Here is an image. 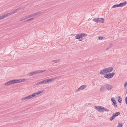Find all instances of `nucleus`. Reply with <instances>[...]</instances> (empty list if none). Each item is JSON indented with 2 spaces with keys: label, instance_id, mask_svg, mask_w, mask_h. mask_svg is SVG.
Returning <instances> with one entry per match:
<instances>
[{
  "label": "nucleus",
  "instance_id": "nucleus-43",
  "mask_svg": "<svg viewBox=\"0 0 127 127\" xmlns=\"http://www.w3.org/2000/svg\"><path fill=\"white\" fill-rule=\"evenodd\" d=\"M125 102L126 104H127V96L125 98Z\"/></svg>",
  "mask_w": 127,
  "mask_h": 127
},
{
  "label": "nucleus",
  "instance_id": "nucleus-31",
  "mask_svg": "<svg viewBox=\"0 0 127 127\" xmlns=\"http://www.w3.org/2000/svg\"><path fill=\"white\" fill-rule=\"evenodd\" d=\"M33 75V72H30V73H29L28 74V75L29 76H32Z\"/></svg>",
  "mask_w": 127,
  "mask_h": 127
},
{
  "label": "nucleus",
  "instance_id": "nucleus-20",
  "mask_svg": "<svg viewBox=\"0 0 127 127\" xmlns=\"http://www.w3.org/2000/svg\"><path fill=\"white\" fill-rule=\"evenodd\" d=\"M22 9V8L19 7L17 9H15V10L14 11V13H17L18 11L19 10H20L21 9Z\"/></svg>",
  "mask_w": 127,
  "mask_h": 127
},
{
  "label": "nucleus",
  "instance_id": "nucleus-2",
  "mask_svg": "<svg viewBox=\"0 0 127 127\" xmlns=\"http://www.w3.org/2000/svg\"><path fill=\"white\" fill-rule=\"evenodd\" d=\"M115 74V73L113 72L112 73L105 74L104 77L108 79H110Z\"/></svg>",
  "mask_w": 127,
  "mask_h": 127
},
{
  "label": "nucleus",
  "instance_id": "nucleus-41",
  "mask_svg": "<svg viewBox=\"0 0 127 127\" xmlns=\"http://www.w3.org/2000/svg\"><path fill=\"white\" fill-rule=\"evenodd\" d=\"M80 90H81L79 87L76 91V92H77L79 91Z\"/></svg>",
  "mask_w": 127,
  "mask_h": 127
},
{
  "label": "nucleus",
  "instance_id": "nucleus-38",
  "mask_svg": "<svg viewBox=\"0 0 127 127\" xmlns=\"http://www.w3.org/2000/svg\"><path fill=\"white\" fill-rule=\"evenodd\" d=\"M98 80V79H96L95 80V81H96V84H95L94 83L93 84V86H95V85H96L98 84V83H97Z\"/></svg>",
  "mask_w": 127,
  "mask_h": 127
},
{
  "label": "nucleus",
  "instance_id": "nucleus-13",
  "mask_svg": "<svg viewBox=\"0 0 127 127\" xmlns=\"http://www.w3.org/2000/svg\"><path fill=\"white\" fill-rule=\"evenodd\" d=\"M113 45V44L112 43H109V46L107 47L106 49V50H108L109 49L111 48Z\"/></svg>",
  "mask_w": 127,
  "mask_h": 127
},
{
  "label": "nucleus",
  "instance_id": "nucleus-36",
  "mask_svg": "<svg viewBox=\"0 0 127 127\" xmlns=\"http://www.w3.org/2000/svg\"><path fill=\"white\" fill-rule=\"evenodd\" d=\"M111 100L113 102V103H114L115 101H116L113 98H111Z\"/></svg>",
  "mask_w": 127,
  "mask_h": 127
},
{
  "label": "nucleus",
  "instance_id": "nucleus-3",
  "mask_svg": "<svg viewBox=\"0 0 127 127\" xmlns=\"http://www.w3.org/2000/svg\"><path fill=\"white\" fill-rule=\"evenodd\" d=\"M120 114L119 112H116L115 113H113L112 116L110 118V120L111 121H112L115 118L118 116Z\"/></svg>",
  "mask_w": 127,
  "mask_h": 127
},
{
  "label": "nucleus",
  "instance_id": "nucleus-9",
  "mask_svg": "<svg viewBox=\"0 0 127 127\" xmlns=\"http://www.w3.org/2000/svg\"><path fill=\"white\" fill-rule=\"evenodd\" d=\"M45 84V80L42 81H41L40 82H38L36 83V86H37L39 85H42L43 84Z\"/></svg>",
  "mask_w": 127,
  "mask_h": 127
},
{
  "label": "nucleus",
  "instance_id": "nucleus-45",
  "mask_svg": "<svg viewBox=\"0 0 127 127\" xmlns=\"http://www.w3.org/2000/svg\"><path fill=\"white\" fill-rule=\"evenodd\" d=\"M16 118V117H14V118H15H15Z\"/></svg>",
  "mask_w": 127,
  "mask_h": 127
},
{
  "label": "nucleus",
  "instance_id": "nucleus-29",
  "mask_svg": "<svg viewBox=\"0 0 127 127\" xmlns=\"http://www.w3.org/2000/svg\"><path fill=\"white\" fill-rule=\"evenodd\" d=\"M33 19V18H30V19H28L27 20H25L24 21V22H28V21H31Z\"/></svg>",
  "mask_w": 127,
  "mask_h": 127
},
{
  "label": "nucleus",
  "instance_id": "nucleus-44",
  "mask_svg": "<svg viewBox=\"0 0 127 127\" xmlns=\"http://www.w3.org/2000/svg\"><path fill=\"white\" fill-rule=\"evenodd\" d=\"M27 97H28V99H30V98H31L30 95L27 96Z\"/></svg>",
  "mask_w": 127,
  "mask_h": 127
},
{
  "label": "nucleus",
  "instance_id": "nucleus-40",
  "mask_svg": "<svg viewBox=\"0 0 127 127\" xmlns=\"http://www.w3.org/2000/svg\"><path fill=\"white\" fill-rule=\"evenodd\" d=\"M104 38L103 37H98V39H99L100 40H101L103 39Z\"/></svg>",
  "mask_w": 127,
  "mask_h": 127
},
{
  "label": "nucleus",
  "instance_id": "nucleus-6",
  "mask_svg": "<svg viewBox=\"0 0 127 127\" xmlns=\"http://www.w3.org/2000/svg\"><path fill=\"white\" fill-rule=\"evenodd\" d=\"M107 73V71L106 68H104L101 70L99 72V73L101 75H105V73Z\"/></svg>",
  "mask_w": 127,
  "mask_h": 127
},
{
  "label": "nucleus",
  "instance_id": "nucleus-1",
  "mask_svg": "<svg viewBox=\"0 0 127 127\" xmlns=\"http://www.w3.org/2000/svg\"><path fill=\"white\" fill-rule=\"evenodd\" d=\"M95 109H96L98 112H103L104 111H108L109 110H108L105 108L100 106H95Z\"/></svg>",
  "mask_w": 127,
  "mask_h": 127
},
{
  "label": "nucleus",
  "instance_id": "nucleus-14",
  "mask_svg": "<svg viewBox=\"0 0 127 127\" xmlns=\"http://www.w3.org/2000/svg\"><path fill=\"white\" fill-rule=\"evenodd\" d=\"M7 16L6 14H5L4 15H2L0 16V20H1L3 19L6 18Z\"/></svg>",
  "mask_w": 127,
  "mask_h": 127
},
{
  "label": "nucleus",
  "instance_id": "nucleus-34",
  "mask_svg": "<svg viewBox=\"0 0 127 127\" xmlns=\"http://www.w3.org/2000/svg\"><path fill=\"white\" fill-rule=\"evenodd\" d=\"M113 103L114 104V106L115 107V108L117 107V102L116 101H115V102L114 103Z\"/></svg>",
  "mask_w": 127,
  "mask_h": 127
},
{
  "label": "nucleus",
  "instance_id": "nucleus-5",
  "mask_svg": "<svg viewBox=\"0 0 127 127\" xmlns=\"http://www.w3.org/2000/svg\"><path fill=\"white\" fill-rule=\"evenodd\" d=\"M46 71L45 70H36L34 72H32L33 73V74L36 75L37 74L42 73Z\"/></svg>",
  "mask_w": 127,
  "mask_h": 127
},
{
  "label": "nucleus",
  "instance_id": "nucleus-33",
  "mask_svg": "<svg viewBox=\"0 0 127 127\" xmlns=\"http://www.w3.org/2000/svg\"><path fill=\"white\" fill-rule=\"evenodd\" d=\"M26 99H28L27 96V97H25L21 99L22 100H24Z\"/></svg>",
  "mask_w": 127,
  "mask_h": 127
},
{
  "label": "nucleus",
  "instance_id": "nucleus-8",
  "mask_svg": "<svg viewBox=\"0 0 127 127\" xmlns=\"http://www.w3.org/2000/svg\"><path fill=\"white\" fill-rule=\"evenodd\" d=\"M106 69L107 73L111 72L113 70V68L112 67H110L106 68Z\"/></svg>",
  "mask_w": 127,
  "mask_h": 127
},
{
  "label": "nucleus",
  "instance_id": "nucleus-35",
  "mask_svg": "<svg viewBox=\"0 0 127 127\" xmlns=\"http://www.w3.org/2000/svg\"><path fill=\"white\" fill-rule=\"evenodd\" d=\"M122 125L121 123H119L118 125L117 126V127H122Z\"/></svg>",
  "mask_w": 127,
  "mask_h": 127
},
{
  "label": "nucleus",
  "instance_id": "nucleus-21",
  "mask_svg": "<svg viewBox=\"0 0 127 127\" xmlns=\"http://www.w3.org/2000/svg\"><path fill=\"white\" fill-rule=\"evenodd\" d=\"M44 91H45L44 90L41 91H39L36 92V94L37 95L39 94H41L43 93Z\"/></svg>",
  "mask_w": 127,
  "mask_h": 127
},
{
  "label": "nucleus",
  "instance_id": "nucleus-18",
  "mask_svg": "<svg viewBox=\"0 0 127 127\" xmlns=\"http://www.w3.org/2000/svg\"><path fill=\"white\" fill-rule=\"evenodd\" d=\"M60 61V59H57L55 60H52V62H53L57 63H59Z\"/></svg>",
  "mask_w": 127,
  "mask_h": 127
},
{
  "label": "nucleus",
  "instance_id": "nucleus-24",
  "mask_svg": "<svg viewBox=\"0 0 127 127\" xmlns=\"http://www.w3.org/2000/svg\"><path fill=\"white\" fill-rule=\"evenodd\" d=\"M118 99L119 102V103H121L122 101V98L120 97V96H119L118 97Z\"/></svg>",
  "mask_w": 127,
  "mask_h": 127
},
{
  "label": "nucleus",
  "instance_id": "nucleus-23",
  "mask_svg": "<svg viewBox=\"0 0 127 127\" xmlns=\"http://www.w3.org/2000/svg\"><path fill=\"white\" fill-rule=\"evenodd\" d=\"M15 83H18L21 82L20 79H14Z\"/></svg>",
  "mask_w": 127,
  "mask_h": 127
},
{
  "label": "nucleus",
  "instance_id": "nucleus-15",
  "mask_svg": "<svg viewBox=\"0 0 127 127\" xmlns=\"http://www.w3.org/2000/svg\"><path fill=\"white\" fill-rule=\"evenodd\" d=\"M105 90V88L104 86H101L100 89V92H103Z\"/></svg>",
  "mask_w": 127,
  "mask_h": 127
},
{
  "label": "nucleus",
  "instance_id": "nucleus-39",
  "mask_svg": "<svg viewBox=\"0 0 127 127\" xmlns=\"http://www.w3.org/2000/svg\"><path fill=\"white\" fill-rule=\"evenodd\" d=\"M20 82H22L26 80L24 79H20Z\"/></svg>",
  "mask_w": 127,
  "mask_h": 127
},
{
  "label": "nucleus",
  "instance_id": "nucleus-12",
  "mask_svg": "<svg viewBox=\"0 0 127 127\" xmlns=\"http://www.w3.org/2000/svg\"><path fill=\"white\" fill-rule=\"evenodd\" d=\"M127 4V2L126 1H124L123 2L120 3V7H122L125 6Z\"/></svg>",
  "mask_w": 127,
  "mask_h": 127
},
{
  "label": "nucleus",
  "instance_id": "nucleus-10",
  "mask_svg": "<svg viewBox=\"0 0 127 127\" xmlns=\"http://www.w3.org/2000/svg\"><path fill=\"white\" fill-rule=\"evenodd\" d=\"M105 86L106 89L108 90H110L112 88V86L111 85L107 84L105 85Z\"/></svg>",
  "mask_w": 127,
  "mask_h": 127
},
{
  "label": "nucleus",
  "instance_id": "nucleus-4",
  "mask_svg": "<svg viewBox=\"0 0 127 127\" xmlns=\"http://www.w3.org/2000/svg\"><path fill=\"white\" fill-rule=\"evenodd\" d=\"M57 78H51L50 79H46L45 80V84H47L49 83H50L52 82L54 80H55Z\"/></svg>",
  "mask_w": 127,
  "mask_h": 127
},
{
  "label": "nucleus",
  "instance_id": "nucleus-28",
  "mask_svg": "<svg viewBox=\"0 0 127 127\" xmlns=\"http://www.w3.org/2000/svg\"><path fill=\"white\" fill-rule=\"evenodd\" d=\"M31 98L34 97V96L37 95L36 94V93H34V94L32 95H30Z\"/></svg>",
  "mask_w": 127,
  "mask_h": 127
},
{
  "label": "nucleus",
  "instance_id": "nucleus-27",
  "mask_svg": "<svg viewBox=\"0 0 127 127\" xmlns=\"http://www.w3.org/2000/svg\"><path fill=\"white\" fill-rule=\"evenodd\" d=\"M14 13H14V11H13L11 13H7L6 14V15H7V16H9V15H11L13 14H14Z\"/></svg>",
  "mask_w": 127,
  "mask_h": 127
},
{
  "label": "nucleus",
  "instance_id": "nucleus-30",
  "mask_svg": "<svg viewBox=\"0 0 127 127\" xmlns=\"http://www.w3.org/2000/svg\"><path fill=\"white\" fill-rule=\"evenodd\" d=\"M34 16V14H31V15L27 16V17H28V18H29L31 17H33Z\"/></svg>",
  "mask_w": 127,
  "mask_h": 127
},
{
  "label": "nucleus",
  "instance_id": "nucleus-17",
  "mask_svg": "<svg viewBox=\"0 0 127 127\" xmlns=\"http://www.w3.org/2000/svg\"><path fill=\"white\" fill-rule=\"evenodd\" d=\"M28 18V17H27V16H26L22 18H21L20 20V21H23L24 20H26Z\"/></svg>",
  "mask_w": 127,
  "mask_h": 127
},
{
  "label": "nucleus",
  "instance_id": "nucleus-16",
  "mask_svg": "<svg viewBox=\"0 0 127 127\" xmlns=\"http://www.w3.org/2000/svg\"><path fill=\"white\" fill-rule=\"evenodd\" d=\"M87 86L86 85H83L80 87L81 90H83L86 88Z\"/></svg>",
  "mask_w": 127,
  "mask_h": 127
},
{
  "label": "nucleus",
  "instance_id": "nucleus-32",
  "mask_svg": "<svg viewBox=\"0 0 127 127\" xmlns=\"http://www.w3.org/2000/svg\"><path fill=\"white\" fill-rule=\"evenodd\" d=\"M5 85L6 86H7L10 85V81H9L8 82L5 83Z\"/></svg>",
  "mask_w": 127,
  "mask_h": 127
},
{
  "label": "nucleus",
  "instance_id": "nucleus-19",
  "mask_svg": "<svg viewBox=\"0 0 127 127\" xmlns=\"http://www.w3.org/2000/svg\"><path fill=\"white\" fill-rule=\"evenodd\" d=\"M99 18H94L93 19V21L94 22H96V23H98V19Z\"/></svg>",
  "mask_w": 127,
  "mask_h": 127
},
{
  "label": "nucleus",
  "instance_id": "nucleus-11",
  "mask_svg": "<svg viewBox=\"0 0 127 127\" xmlns=\"http://www.w3.org/2000/svg\"><path fill=\"white\" fill-rule=\"evenodd\" d=\"M98 23H103L104 21V19L102 18H99L98 19Z\"/></svg>",
  "mask_w": 127,
  "mask_h": 127
},
{
  "label": "nucleus",
  "instance_id": "nucleus-37",
  "mask_svg": "<svg viewBox=\"0 0 127 127\" xmlns=\"http://www.w3.org/2000/svg\"><path fill=\"white\" fill-rule=\"evenodd\" d=\"M41 12L39 11L38 12H37V13H36L35 14H34V16H35V15H38L39 14H41Z\"/></svg>",
  "mask_w": 127,
  "mask_h": 127
},
{
  "label": "nucleus",
  "instance_id": "nucleus-7",
  "mask_svg": "<svg viewBox=\"0 0 127 127\" xmlns=\"http://www.w3.org/2000/svg\"><path fill=\"white\" fill-rule=\"evenodd\" d=\"M75 37L77 39H79V41H81L82 40L80 33L77 34L75 36Z\"/></svg>",
  "mask_w": 127,
  "mask_h": 127
},
{
  "label": "nucleus",
  "instance_id": "nucleus-22",
  "mask_svg": "<svg viewBox=\"0 0 127 127\" xmlns=\"http://www.w3.org/2000/svg\"><path fill=\"white\" fill-rule=\"evenodd\" d=\"M80 34L81 35V38L86 36L87 35V34L86 33H80Z\"/></svg>",
  "mask_w": 127,
  "mask_h": 127
},
{
  "label": "nucleus",
  "instance_id": "nucleus-42",
  "mask_svg": "<svg viewBox=\"0 0 127 127\" xmlns=\"http://www.w3.org/2000/svg\"><path fill=\"white\" fill-rule=\"evenodd\" d=\"M127 82H126L124 84V87H125L127 86Z\"/></svg>",
  "mask_w": 127,
  "mask_h": 127
},
{
  "label": "nucleus",
  "instance_id": "nucleus-25",
  "mask_svg": "<svg viewBox=\"0 0 127 127\" xmlns=\"http://www.w3.org/2000/svg\"><path fill=\"white\" fill-rule=\"evenodd\" d=\"M120 6V4H116L113 5L112 7L113 8H114L116 7H118Z\"/></svg>",
  "mask_w": 127,
  "mask_h": 127
},
{
  "label": "nucleus",
  "instance_id": "nucleus-26",
  "mask_svg": "<svg viewBox=\"0 0 127 127\" xmlns=\"http://www.w3.org/2000/svg\"><path fill=\"white\" fill-rule=\"evenodd\" d=\"M9 81L10 83V85L15 84V81L14 79L10 80Z\"/></svg>",
  "mask_w": 127,
  "mask_h": 127
}]
</instances>
